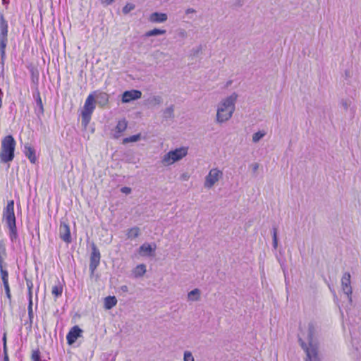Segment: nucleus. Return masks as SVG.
<instances>
[{
	"label": "nucleus",
	"mask_w": 361,
	"mask_h": 361,
	"mask_svg": "<svg viewBox=\"0 0 361 361\" xmlns=\"http://www.w3.org/2000/svg\"><path fill=\"white\" fill-rule=\"evenodd\" d=\"M115 0H101V3L105 5L111 4Z\"/></svg>",
	"instance_id": "43"
},
{
	"label": "nucleus",
	"mask_w": 361,
	"mask_h": 361,
	"mask_svg": "<svg viewBox=\"0 0 361 361\" xmlns=\"http://www.w3.org/2000/svg\"><path fill=\"white\" fill-rule=\"evenodd\" d=\"M117 303V299L115 296H108L104 299V307L106 310H110L114 307Z\"/></svg>",
	"instance_id": "21"
},
{
	"label": "nucleus",
	"mask_w": 361,
	"mask_h": 361,
	"mask_svg": "<svg viewBox=\"0 0 361 361\" xmlns=\"http://www.w3.org/2000/svg\"><path fill=\"white\" fill-rule=\"evenodd\" d=\"M341 104H342V106H343V108L345 109H348V102L346 100H343L341 102Z\"/></svg>",
	"instance_id": "44"
},
{
	"label": "nucleus",
	"mask_w": 361,
	"mask_h": 361,
	"mask_svg": "<svg viewBox=\"0 0 361 361\" xmlns=\"http://www.w3.org/2000/svg\"><path fill=\"white\" fill-rule=\"evenodd\" d=\"M9 3V0H2V4L4 5H7Z\"/></svg>",
	"instance_id": "49"
},
{
	"label": "nucleus",
	"mask_w": 361,
	"mask_h": 361,
	"mask_svg": "<svg viewBox=\"0 0 361 361\" xmlns=\"http://www.w3.org/2000/svg\"><path fill=\"white\" fill-rule=\"evenodd\" d=\"M101 259V255L99 249L94 244L92 245V252L90 255V262L89 269L92 274H94V271L99 264Z\"/></svg>",
	"instance_id": "11"
},
{
	"label": "nucleus",
	"mask_w": 361,
	"mask_h": 361,
	"mask_svg": "<svg viewBox=\"0 0 361 361\" xmlns=\"http://www.w3.org/2000/svg\"><path fill=\"white\" fill-rule=\"evenodd\" d=\"M185 14L186 15H190V14H192V13H196V11L195 9L192 8H188L185 10Z\"/></svg>",
	"instance_id": "41"
},
{
	"label": "nucleus",
	"mask_w": 361,
	"mask_h": 361,
	"mask_svg": "<svg viewBox=\"0 0 361 361\" xmlns=\"http://www.w3.org/2000/svg\"><path fill=\"white\" fill-rule=\"evenodd\" d=\"M94 109V96L93 94H90L85 102L81 112V123L84 128H86L89 124Z\"/></svg>",
	"instance_id": "7"
},
{
	"label": "nucleus",
	"mask_w": 361,
	"mask_h": 361,
	"mask_svg": "<svg viewBox=\"0 0 361 361\" xmlns=\"http://www.w3.org/2000/svg\"><path fill=\"white\" fill-rule=\"evenodd\" d=\"M238 97V94L233 92L228 97L221 99L218 104L216 116L217 123H225L232 117L235 109V103Z\"/></svg>",
	"instance_id": "2"
},
{
	"label": "nucleus",
	"mask_w": 361,
	"mask_h": 361,
	"mask_svg": "<svg viewBox=\"0 0 361 361\" xmlns=\"http://www.w3.org/2000/svg\"><path fill=\"white\" fill-rule=\"evenodd\" d=\"M272 239H273V247L276 250L278 247V239H277V228L274 227L272 228Z\"/></svg>",
	"instance_id": "33"
},
{
	"label": "nucleus",
	"mask_w": 361,
	"mask_h": 361,
	"mask_svg": "<svg viewBox=\"0 0 361 361\" xmlns=\"http://www.w3.org/2000/svg\"><path fill=\"white\" fill-rule=\"evenodd\" d=\"M16 140L11 135L5 136L1 140V162L9 163L14 159Z\"/></svg>",
	"instance_id": "4"
},
{
	"label": "nucleus",
	"mask_w": 361,
	"mask_h": 361,
	"mask_svg": "<svg viewBox=\"0 0 361 361\" xmlns=\"http://www.w3.org/2000/svg\"><path fill=\"white\" fill-rule=\"evenodd\" d=\"M140 139V134L133 135L132 136L126 137L123 139V142L124 144L128 142H137Z\"/></svg>",
	"instance_id": "32"
},
{
	"label": "nucleus",
	"mask_w": 361,
	"mask_h": 361,
	"mask_svg": "<svg viewBox=\"0 0 361 361\" xmlns=\"http://www.w3.org/2000/svg\"><path fill=\"white\" fill-rule=\"evenodd\" d=\"M6 245L4 240L0 241V264H4V259L6 257Z\"/></svg>",
	"instance_id": "27"
},
{
	"label": "nucleus",
	"mask_w": 361,
	"mask_h": 361,
	"mask_svg": "<svg viewBox=\"0 0 361 361\" xmlns=\"http://www.w3.org/2000/svg\"><path fill=\"white\" fill-rule=\"evenodd\" d=\"M25 280H26V285H27V287L28 289V295H29V299H30V303H29V306H28V315H29V318L31 319L32 317V288L33 287V284H32V281L30 279H27V277H25Z\"/></svg>",
	"instance_id": "18"
},
{
	"label": "nucleus",
	"mask_w": 361,
	"mask_h": 361,
	"mask_svg": "<svg viewBox=\"0 0 361 361\" xmlns=\"http://www.w3.org/2000/svg\"><path fill=\"white\" fill-rule=\"evenodd\" d=\"M94 94L99 105L104 106L109 102V95L106 93L94 92Z\"/></svg>",
	"instance_id": "20"
},
{
	"label": "nucleus",
	"mask_w": 361,
	"mask_h": 361,
	"mask_svg": "<svg viewBox=\"0 0 361 361\" xmlns=\"http://www.w3.org/2000/svg\"><path fill=\"white\" fill-rule=\"evenodd\" d=\"M6 264H0V273L3 284L8 283V273L6 269Z\"/></svg>",
	"instance_id": "22"
},
{
	"label": "nucleus",
	"mask_w": 361,
	"mask_h": 361,
	"mask_svg": "<svg viewBox=\"0 0 361 361\" xmlns=\"http://www.w3.org/2000/svg\"><path fill=\"white\" fill-rule=\"evenodd\" d=\"M31 360L32 361H42L41 353L39 349L32 350Z\"/></svg>",
	"instance_id": "31"
},
{
	"label": "nucleus",
	"mask_w": 361,
	"mask_h": 361,
	"mask_svg": "<svg viewBox=\"0 0 361 361\" xmlns=\"http://www.w3.org/2000/svg\"><path fill=\"white\" fill-rule=\"evenodd\" d=\"M267 135V131L264 130H259L252 135V140L253 142L257 143Z\"/></svg>",
	"instance_id": "28"
},
{
	"label": "nucleus",
	"mask_w": 361,
	"mask_h": 361,
	"mask_svg": "<svg viewBox=\"0 0 361 361\" xmlns=\"http://www.w3.org/2000/svg\"><path fill=\"white\" fill-rule=\"evenodd\" d=\"M318 328L313 323L308 324L306 332V343L301 337L299 338V343L306 353V359L305 361H321L319 355V343L317 341Z\"/></svg>",
	"instance_id": "1"
},
{
	"label": "nucleus",
	"mask_w": 361,
	"mask_h": 361,
	"mask_svg": "<svg viewBox=\"0 0 361 361\" xmlns=\"http://www.w3.org/2000/svg\"><path fill=\"white\" fill-rule=\"evenodd\" d=\"M3 219L5 221L8 229L9 237L13 243L19 242L16 228V216L14 214V201L9 200L3 212Z\"/></svg>",
	"instance_id": "3"
},
{
	"label": "nucleus",
	"mask_w": 361,
	"mask_h": 361,
	"mask_svg": "<svg viewBox=\"0 0 361 361\" xmlns=\"http://www.w3.org/2000/svg\"><path fill=\"white\" fill-rule=\"evenodd\" d=\"M59 236L61 239L66 243H71L72 241L70 227L65 222H61L60 224Z\"/></svg>",
	"instance_id": "13"
},
{
	"label": "nucleus",
	"mask_w": 361,
	"mask_h": 361,
	"mask_svg": "<svg viewBox=\"0 0 361 361\" xmlns=\"http://www.w3.org/2000/svg\"><path fill=\"white\" fill-rule=\"evenodd\" d=\"M23 152H24L25 157H27L28 158V159L30 160V161L31 163L35 164L36 162L37 157L35 155V150L31 146L30 144L26 143L24 145Z\"/></svg>",
	"instance_id": "15"
},
{
	"label": "nucleus",
	"mask_w": 361,
	"mask_h": 361,
	"mask_svg": "<svg viewBox=\"0 0 361 361\" xmlns=\"http://www.w3.org/2000/svg\"><path fill=\"white\" fill-rule=\"evenodd\" d=\"M168 16L164 13L154 12L149 17V20L152 23H161L166 21Z\"/></svg>",
	"instance_id": "16"
},
{
	"label": "nucleus",
	"mask_w": 361,
	"mask_h": 361,
	"mask_svg": "<svg viewBox=\"0 0 361 361\" xmlns=\"http://www.w3.org/2000/svg\"><path fill=\"white\" fill-rule=\"evenodd\" d=\"M62 292L63 285L60 282H58V283L54 285L51 288V294L56 298L61 296Z\"/></svg>",
	"instance_id": "24"
},
{
	"label": "nucleus",
	"mask_w": 361,
	"mask_h": 361,
	"mask_svg": "<svg viewBox=\"0 0 361 361\" xmlns=\"http://www.w3.org/2000/svg\"><path fill=\"white\" fill-rule=\"evenodd\" d=\"M82 331L78 326L72 327L66 335V340L68 345H73L76 340L82 336Z\"/></svg>",
	"instance_id": "12"
},
{
	"label": "nucleus",
	"mask_w": 361,
	"mask_h": 361,
	"mask_svg": "<svg viewBox=\"0 0 361 361\" xmlns=\"http://www.w3.org/2000/svg\"><path fill=\"white\" fill-rule=\"evenodd\" d=\"M180 35L181 36H183H183H185V30H181V32H180Z\"/></svg>",
	"instance_id": "50"
},
{
	"label": "nucleus",
	"mask_w": 361,
	"mask_h": 361,
	"mask_svg": "<svg viewBox=\"0 0 361 361\" xmlns=\"http://www.w3.org/2000/svg\"><path fill=\"white\" fill-rule=\"evenodd\" d=\"M200 298V290L195 288L188 293V300L190 301H198Z\"/></svg>",
	"instance_id": "23"
},
{
	"label": "nucleus",
	"mask_w": 361,
	"mask_h": 361,
	"mask_svg": "<svg viewBox=\"0 0 361 361\" xmlns=\"http://www.w3.org/2000/svg\"><path fill=\"white\" fill-rule=\"evenodd\" d=\"M128 123L125 119L118 121L114 130V137L118 138L127 128Z\"/></svg>",
	"instance_id": "17"
},
{
	"label": "nucleus",
	"mask_w": 361,
	"mask_h": 361,
	"mask_svg": "<svg viewBox=\"0 0 361 361\" xmlns=\"http://www.w3.org/2000/svg\"><path fill=\"white\" fill-rule=\"evenodd\" d=\"M4 289H5L6 297L9 300V301L11 302V293L9 283L4 284Z\"/></svg>",
	"instance_id": "37"
},
{
	"label": "nucleus",
	"mask_w": 361,
	"mask_h": 361,
	"mask_svg": "<svg viewBox=\"0 0 361 361\" xmlns=\"http://www.w3.org/2000/svg\"><path fill=\"white\" fill-rule=\"evenodd\" d=\"M4 361H9L8 353H4Z\"/></svg>",
	"instance_id": "46"
},
{
	"label": "nucleus",
	"mask_w": 361,
	"mask_h": 361,
	"mask_svg": "<svg viewBox=\"0 0 361 361\" xmlns=\"http://www.w3.org/2000/svg\"><path fill=\"white\" fill-rule=\"evenodd\" d=\"M140 234V228L138 227H133L130 229H128L127 232V237L128 238H135L138 237Z\"/></svg>",
	"instance_id": "29"
},
{
	"label": "nucleus",
	"mask_w": 361,
	"mask_h": 361,
	"mask_svg": "<svg viewBox=\"0 0 361 361\" xmlns=\"http://www.w3.org/2000/svg\"><path fill=\"white\" fill-rule=\"evenodd\" d=\"M121 191L124 194L128 195L131 192V188L129 187H123L121 188Z\"/></svg>",
	"instance_id": "39"
},
{
	"label": "nucleus",
	"mask_w": 361,
	"mask_h": 361,
	"mask_svg": "<svg viewBox=\"0 0 361 361\" xmlns=\"http://www.w3.org/2000/svg\"><path fill=\"white\" fill-rule=\"evenodd\" d=\"M4 353L7 352L6 333L4 332L2 338Z\"/></svg>",
	"instance_id": "38"
},
{
	"label": "nucleus",
	"mask_w": 361,
	"mask_h": 361,
	"mask_svg": "<svg viewBox=\"0 0 361 361\" xmlns=\"http://www.w3.org/2000/svg\"><path fill=\"white\" fill-rule=\"evenodd\" d=\"M154 100H157L158 102H160V97H154Z\"/></svg>",
	"instance_id": "51"
},
{
	"label": "nucleus",
	"mask_w": 361,
	"mask_h": 361,
	"mask_svg": "<svg viewBox=\"0 0 361 361\" xmlns=\"http://www.w3.org/2000/svg\"><path fill=\"white\" fill-rule=\"evenodd\" d=\"M32 82L35 84H37L38 82V76H35V73H34V71L32 70Z\"/></svg>",
	"instance_id": "42"
},
{
	"label": "nucleus",
	"mask_w": 361,
	"mask_h": 361,
	"mask_svg": "<svg viewBox=\"0 0 361 361\" xmlns=\"http://www.w3.org/2000/svg\"><path fill=\"white\" fill-rule=\"evenodd\" d=\"M135 8V6L133 4L128 3L123 8V13L124 14H128L131 11L134 10Z\"/></svg>",
	"instance_id": "34"
},
{
	"label": "nucleus",
	"mask_w": 361,
	"mask_h": 361,
	"mask_svg": "<svg viewBox=\"0 0 361 361\" xmlns=\"http://www.w3.org/2000/svg\"><path fill=\"white\" fill-rule=\"evenodd\" d=\"M42 9L43 5L42 4L39 6V13H40V31L42 36H44V28H43V20H42Z\"/></svg>",
	"instance_id": "36"
},
{
	"label": "nucleus",
	"mask_w": 361,
	"mask_h": 361,
	"mask_svg": "<svg viewBox=\"0 0 361 361\" xmlns=\"http://www.w3.org/2000/svg\"><path fill=\"white\" fill-rule=\"evenodd\" d=\"M121 290L123 291V292H128V288L127 286L124 285V286H121Z\"/></svg>",
	"instance_id": "45"
},
{
	"label": "nucleus",
	"mask_w": 361,
	"mask_h": 361,
	"mask_svg": "<svg viewBox=\"0 0 361 361\" xmlns=\"http://www.w3.org/2000/svg\"><path fill=\"white\" fill-rule=\"evenodd\" d=\"M153 251L152 246L148 243H144L140 247V254L149 255Z\"/></svg>",
	"instance_id": "26"
},
{
	"label": "nucleus",
	"mask_w": 361,
	"mask_h": 361,
	"mask_svg": "<svg viewBox=\"0 0 361 361\" xmlns=\"http://www.w3.org/2000/svg\"><path fill=\"white\" fill-rule=\"evenodd\" d=\"M146 266L144 264L137 265L133 270L132 274L134 278H140L146 273Z\"/></svg>",
	"instance_id": "19"
},
{
	"label": "nucleus",
	"mask_w": 361,
	"mask_h": 361,
	"mask_svg": "<svg viewBox=\"0 0 361 361\" xmlns=\"http://www.w3.org/2000/svg\"><path fill=\"white\" fill-rule=\"evenodd\" d=\"M190 178V176L188 173H183L180 175V179L181 180H188Z\"/></svg>",
	"instance_id": "40"
},
{
	"label": "nucleus",
	"mask_w": 361,
	"mask_h": 361,
	"mask_svg": "<svg viewBox=\"0 0 361 361\" xmlns=\"http://www.w3.org/2000/svg\"><path fill=\"white\" fill-rule=\"evenodd\" d=\"M173 111L174 108L173 105H171L170 106L167 107L163 113L164 117L165 118H171L173 117Z\"/></svg>",
	"instance_id": "30"
},
{
	"label": "nucleus",
	"mask_w": 361,
	"mask_h": 361,
	"mask_svg": "<svg viewBox=\"0 0 361 361\" xmlns=\"http://www.w3.org/2000/svg\"><path fill=\"white\" fill-rule=\"evenodd\" d=\"M3 92L0 89V108L2 106V97H3Z\"/></svg>",
	"instance_id": "48"
},
{
	"label": "nucleus",
	"mask_w": 361,
	"mask_h": 361,
	"mask_svg": "<svg viewBox=\"0 0 361 361\" xmlns=\"http://www.w3.org/2000/svg\"><path fill=\"white\" fill-rule=\"evenodd\" d=\"M166 30H161L158 28H154L153 30H149L145 32V36L147 37L157 36L160 35H164L166 33Z\"/></svg>",
	"instance_id": "25"
},
{
	"label": "nucleus",
	"mask_w": 361,
	"mask_h": 361,
	"mask_svg": "<svg viewBox=\"0 0 361 361\" xmlns=\"http://www.w3.org/2000/svg\"><path fill=\"white\" fill-rule=\"evenodd\" d=\"M350 274L345 272L341 278V288L345 295H346L350 302H352L353 289L350 281Z\"/></svg>",
	"instance_id": "10"
},
{
	"label": "nucleus",
	"mask_w": 361,
	"mask_h": 361,
	"mask_svg": "<svg viewBox=\"0 0 361 361\" xmlns=\"http://www.w3.org/2000/svg\"><path fill=\"white\" fill-rule=\"evenodd\" d=\"M8 23L4 14L0 13V54L1 63L4 65L6 59V47L7 44Z\"/></svg>",
	"instance_id": "6"
},
{
	"label": "nucleus",
	"mask_w": 361,
	"mask_h": 361,
	"mask_svg": "<svg viewBox=\"0 0 361 361\" xmlns=\"http://www.w3.org/2000/svg\"><path fill=\"white\" fill-rule=\"evenodd\" d=\"M142 96V92L140 90H133L125 91L122 96V102L128 103L133 100L140 99Z\"/></svg>",
	"instance_id": "14"
},
{
	"label": "nucleus",
	"mask_w": 361,
	"mask_h": 361,
	"mask_svg": "<svg viewBox=\"0 0 361 361\" xmlns=\"http://www.w3.org/2000/svg\"><path fill=\"white\" fill-rule=\"evenodd\" d=\"M194 357L191 352L185 351L183 355V361H194Z\"/></svg>",
	"instance_id": "35"
},
{
	"label": "nucleus",
	"mask_w": 361,
	"mask_h": 361,
	"mask_svg": "<svg viewBox=\"0 0 361 361\" xmlns=\"http://www.w3.org/2000/svg\"><path fill=\"white\" fill-rule=\"evenodd\" d=\"M259 168V164L257 163H255L252 166V170L254 172H255Z\"/></svg>",
	"instance_id": "47"
},
{
	"label": "nucleus",
	"mask_w": 361,
	"mask_h": 361,
	"mask_svg": "<svg viewBox=\"0 0 361 361\" xmlns=\"http://www.w3.org/2000/svg\"><path fill=\"white\" fill-rule=\"evenodd\" d=\"M188 149L186 147H181L169 151L162 157L161 163L164 166H170L180 161L188 154Z\"/></svg>",
	"instance_id": "5"
},
{
	"label": "nucleus",
	"mask_w": 361,
	"mask_h": 361,
	"mask_svg": "<svg viewBox=\"0 0 361 361\" xmlns=\"http://www.w3.org/2000/svg\"><path fill=\"white\" fill-rule=\"evenodd\" d=\"M33 99H35V114L37 116L38 122L41 126H43L42 116H44V106L40 97L38 88L36 87L35 90L32 94Z\"/></svg>",
	"instance_id": "9"
},
{
	"label": "nucleus",
	"mask_w": 361,
	"mask_h": 361,
	"mask_svg": "<svg viewBox=\"0 0 361 361\" xmlns=\"http://www.w3.org/2000/svg\"><path fill=\"white\" fill-rule=\"evenodd\" d=\"M223 171L218 168H213L209 170L208 174L205 176L204 186L205 188L210 189L217 183L222 178Z\"/></svg>",
	"instance_id": "8"
}]
</instances>
